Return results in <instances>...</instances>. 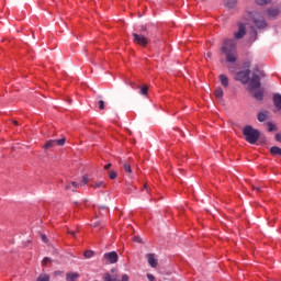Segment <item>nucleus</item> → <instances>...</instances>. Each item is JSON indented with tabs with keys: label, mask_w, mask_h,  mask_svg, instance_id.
I'll use <instances>...</instances> for the list:
<instances>
[{
	"label": "nucleus",
	"mask_w": 281,
	"mask_h": 281,
	"mask_svg": "<svg viewBox=\"0 0 281 281\" xmlns=\"http://www.w3.org/2000/svg\"><path fill=\"white\" fill-rule=\"evenodd\" d=\"M221 52L225 54L227 63H236V42L234 40L224 41Z\"/></svg>",
	"instance_id": "1"
},
{
	"label": "nucleus",
	"mask_w": 281,
	"mask_h": 281,
	"mask_svg": "<svg viewBox=\"0 0 281 281\" xmlns=\"http://www.w3.org/2000/svg\"><path fill=\"white\" fill-rule=\"evenodd\" d=\"M266 74L262 70H254L251 78L248 80L249 85H248V91L250 93H254V91H256V89H260V87H262V83L260 82V80H262V78H266Z\"/></svg>",
	"instance_id": "2"
},
{
	"label": "nucleus",
	"mask_w": 281,
	"mask_h": 281,
	"mask_svg": "<svg viewBox=\"0 0 281 281\" xmlns=\"http://www.w3.org/2000/svg\"><path fill=\"white\" fill-rule=\"evenodd\" d=\"M243 135L248 144H256L260 139V131L254 128L251 125L243 127Z\"/></svg>",
	"instance_id": "3"
},
{
	"label": "nucleus",
	"mask_w": 281,
	"mask_h": 281,
	"mask_svg": "<svg viewBox=\"0 0 281 281\" xmlns=\"http://www.w3.org/2000/svg\"><path fill=\"white\" fill-rule=\"evenodd\" d=\"M248 16L251 19L258 30H265V27H267V21H265V16H262L260 12L250 11L248 12Z\"/></svg>",
	"instance_id": "4"
},
{
	"label": "nucleus",
	"mask_w": 281,
	"mask_h": 281,
	"mask_svg": "<svg viewBox=\"0 0 281 281\" xmlns=\"http://www.w3.org/2000/svg\"><path fill=\"white\" fill-rule=\"evenodd\" d=\"M247 34V27L245 26V23L239 22L238 23V30L234 33L235 41H240L241 38H245V35Z\"/></svg>",
	"instance_id": "5"
},
{
	"label": "nucleus",
	"mask_w": 281,
	"mask_h": 281,
	"mask_svg": "<svg viewBox=\"0 0 281 281\" xmlns=\"http://www.w3.org/2000/svg\"><path fill=\"white\" fill-rule=\"evenodd\" d=\"M251 74L250 70H241L236 74L235 80H238L243 85H247L249 82V75Z\"/></svg>",
	"instance_id": "6"
},
{
	"label": "nucleus",
	"mask_w": 281,
	"mask_h": 281,
	"mask_svg": "<svg viewBox=\"0 0 281 281\" xmlns=\"http://www.w3.org/2000/svg\"><path fill=\"white\" fill-rule=\"evenodd\" d=\"M134 43L140 47H146L148 45V38L142 34L133 33Z\"/></svg>",
	"instance_id": "7"
},
{
	"label": "nucleus",
	"mask_w": 281,
	"mask_h": 281,
	"mask_svg": "<svg viewBox=\"0 0 281 281\" xmlns=\"http://www.w3.org/2000/svg\"><path fill=\"white\" fill-rule=\"evenodd\" d=\"M103 258L104 260H106L109 265H115L117 262L119 257H117V252L111 251V252H105L103 255Z\"/></svg>",
	"instance_id": "8"
},
{
	"label": "nucleus",
	"mask_w": 281,
	"mask_h": 281,
	"mask_svg": "<svg viewBox=\"0 0 281 281\" xmlns=\"http://www.w3.org/2000/svg\"><path fill=\"white\" fill-rule=\"evenodd\" d=\"M104 281H128V274H122L121 280H117L115 277H111L110 273L104 276Z\"/></svg>",
	"instance_id": "9"
},
{
	"label": "nucleus",
	"mask_w": 281,
	"mask_h": 281,
	"mask_svg": "<svg viewBox=\"0 0 281 281\" xmlns=\"http://www.w3.org/2000/svg\"><path fill=\"white\" fill-rule=\"evenodd\" d=\"M267 14H268L269 19H276V16H278L280 14V9L269 8L267 10Z\"/></svg>",
	"instance_id": "10"
},
{
	"label": "nucleus",
	"mask_w": 281,
	"mask_h": 281,
	"mask_svg": "<svg viewBox=\"0 0 281 281\" xmlns=\"http://www.w3.org/2000/svg\"><path fill=\"white\" fill-rule=\"evenodd\" d=\"M224 5L228 10H234L238 5V0H224Z\"/></svg>",
	"instance_id": "11"
},
{
	"label": "nucleus",
	"mask_w": 281,
	"mask_h": 281,
	"mask_svg": "<svg viewBox=\"0 0 281 281\" xmlns=\"http://www.w3.org/2000/svg\"><path fill=\"white\" fill-rule=\"evenodd\" d=\"M147 260H148V265H150L153 267V269H155L157 267L158 261L155 258V254H148L147 255Z\"/></svg>",
	"instance_id": "12"
},
{
	"label": "nucleus",
	"mask_w": 281,
	"mask_h": 281,
	"mask_svg": "<svg viewBox=\"0 0 281 281\" xmlns=\"http://www.w3.org/2000/svg\"><path fill=\"white\" fill-rule=\"evenodd\" d=\"M273 104L278 109V111H281V94L280 93H276L273 95Z\"/></svg>",
	"instance_id": "13"
},
{
	"label": "nucleus",
	"mask_w": 281,
	"mask_h": 281,
	"mask_svg": "<svg viewBox=\"0 0 281 281\" xmlns=\"http://www.w3.org/2000/svg\"><path fill=\"white\" fill-rule=\"evenodd\" d=\"M90 188H93L94 190H100L106 188V183L104 181H95L90 184Z\"/></svg>",
	"instance_id": "14"
},
{
	"label": "nucleus",
	"mask_w": 281,
	"mask_h": 281,
	"mask_svg": "<svg viewBox=\"0 0 281 281\" xmlns=\"http://www.w3.org/2000/svg\"><path fill=\"white\" fill-rule=\"evenodd\" d=\"M252 93V98H255V100H258V101H262V99L265 98V91L262 90H255L251 92Z\"/></svg>",
	"instance_id": "15"
},
{
	"label": "nucleus",
	"mask_w": 281,
	"mask_h": 281,
	"mask_svg": "<svg viewBox=\"0 0 281 281\" xmlns=\"http://www.w3.org/2000/svg\"><path fill=\"white\" fill-rule=\"evenodd\" d=\"M218 79H220L222 87H225V88L229 87V78H227V76L220 75Z\"/></svg>",
	"instance_id": "16"
},
{
	"label": "nucleus",
	"mask_w": 281,
	"mask_h": 281,
	"mask_svg": "<svg viewBox=\"0 0 281 281\" xmlns=\"http://www.w3.org/2000/svg\"><path fill=\"white\" fill-rule=\"evenodd\" d=\"M80 278V274L78 272H68L66 274V280L76 281V279Z\"/></svg>",
	"instance_id": "17"
},
{
	"label": "nucleus",
	"mask_w": 281,
	"mask_h": 281,
	"mask_svg": "<svg viewBox=\"0 0 281 281\" xmlns=\"http://www.w3.org/2000/svg\"><path fill=\"white\" fill-rule=\"evenodd\" d=\"M267 117H269V112L265 111V112H260L257 115V120L258 122H265L267 120Z\"/></svg>",
	"instance_id": "18"
},
{
	"label": "nucleus",
	"mask_w": 281,
	"mask_h": 281,
	"mask_svg": "<svg viewBox=\"0 0 281 281\" xmlns=\"http://www.w3.org/2000/svg\"><path fill=\"white\" fill-rule=\"evenodd\" d=\"M56 146V140L55 139H50L47 140L46 144L43 146V148L45 150H49L50 148H54Z\"/></svg>",
	"instance_id": "19"
},
{
	"label": "nucleus",
	"mask_w": 281,
	"mask_h": 281,
	"mask_svg": "<svg viewBox=\"0 0 281 281\" xmlns=\"http://www.w3.org/2000/svg\"><path fill=\"white\" fill-rule=\"evenodd\" d=\"M139 93L140 95H148V86L144 85V86H139Z\"/></svg>",
	"instance_id": "20"
},
{
	"label": "nucleus",
	"mask_w": 281,
	"mask_h": 281,
	"mask_svg": "<svg viewBox=\"0 0 281 281\" xmlns=\"http://www.w3.org/2000/svg\"><path fill=\"white\" fill-rule=\"evenodd\" d=\"M270 153H271V155H279V157H281V148L278 146L271 147Z\"/></svg>",
	"instance_id": "21"
},
{
	"label": "nucleus",
	"mask_w": 281,
	"mask_h": 281,
	"mask_svg": "<svg viewBox=\"0 0 281 281\" xmlns=\"http://www.w3.org/2000/svg\"><path fill=\"white\" fill-rule=\"evenodd\" d=\"M223 94H224L223 88H217L215 90V98H217V100H221V98H223Z\"/></svg>",
	"instance_id": "22"
},
{
	"label": "nucleus",
	"mask_w": 281,
	"mask_h": 281,
	"mask_svg": "<svg viewBox=\"0 0 281 281\" xmlns=\"http://www.w3.org/2000/svg\"><path fill=\"white\" fill-rule=\"evenodd\" d=\"M255 3H257V5H269L271 0H255Z\"/></svg>",
	"instance_id": "23"
},
{
	"label": "nucleus",
	"mask_w": 281,
	"mask_h": 281,
	"mask_svg": "<svg viewBox=\"0 0 281 281\" xmlns=\"http://www.w3.org/2000/svg\"><path fill=\"white\" fill-rule=\"evenodd\" d=\"M50 277L49 274H40L36 281H49Z\"/></svg>",
	"instance_id": "24"
},
{
	"label": "nucleus",
	"mask_w": 281,
	"mask_h": 281,
	"mask_svg": "<svg viewBox=\"0 0 281 281\" xmlns=\"http://www.w3.org/2000/svg\"><path fill=\"white\" fill-rule=\"evenodd\" d=\"M95 252H93V250H86L83 252L85 258H93Z\"/></svg>",
	"instance_id": "25"
},
{
	"label": "nucleus",
	"mask_w": 281,
	"mask_h": 281,
	"mask_svg": "<svg viewBox=\"0 0 281 281\" xmlns=\"http://www.w3.org/2000/svg\"><path fill=\"white\" fill-rule=\"evenodd\" d=\"M268 131L269 133H273V131H276V124L268 122Z\"/></svg>",
	"instance_id": "26"
},
{
	"label": "nucleus",
	"mask_w": 281,
	"mask_h": 281,
	"mask_svg": "<svg viewBox=\"0 0 281 281\" xmlns=\"http://www.w3.org/2000/svg\"><path fill=\"white\" fill-rule=\"evenodd\" d=\"M108 175L110 179H117V172H115L114 170H110Z\"/></svg>",
	"instance_id": "27"
},
{
	"label": "nucleus",
	"mask_w": 281,
	"mask_h": 281,
	"mask_svg": "<svg viewBox=\"0 0 281 281\" xmlns=\"http://www.w3.org/2000/svg\"><path fill=\"white\" fill-rule=\"evenodd\" d=\"M122 164H123V169H124L126 172L131 173V172H132L131 165H128V164H126V162H122Z\"/></svg>",
	"instance_id": "28"
},
{
	"label": "nucleus",
	"mask_w": 281,
	"mask_h": 281,
	"mask_svg": "<svg viewBox=\"0 0 281 281\" xmlns=\"http://www.w3.org/2000/svg\"><path fill=\"white\" fill-rule=\"evenodd\" d=\"M52 262V258L45 257L42 261L43 267H47V263Z\"/></svg>",
	"instance_id": "29"
},
{
	"label": "nucleus",
	"mask_w": 281,
	"mask_h": 281,
	"mask_svg": "<svg viewBox=\"0 0 281 281\" xmlns=\"http://www.w3.org/2000/svg\"><path fill=\"white\" fill-rule=\"evenodd\" d=\"M65 142H66V139H65V138H61V139H55V144H57V146H65Z\"/></svg>",
	"instance_id": "30"
},
{
	"label": "nucleus",
	"mask_w": 281,
	"mask_h": 281,
	"mask_svg": "<svg viewBox=\"0 0 281 281\" xmlns=\"http://www.w3.org/2000/svg\"><path fill=\"white\" fill-rule=\"evenodd\" d=\"M99 109H100V111H104V101L103 100L99 101Z\"/></svg>",
	"instance_id": "31"
},
{
	"label": "nucleus",
	"mask_w": 281,
	"mask_h": 281,
	"mask_svg": "<svg viewBox=\"0 0 281 281\" xmlns=\"http://www.w3.org/2000/svg\"><path fill=\"white\" fill-rule=\"evenodd\" d=\"M82 183H83V186H87V183H89V177L83 176L82 177Z\"/></svg>",
	"instance_id": "32"
},
{
	"label": "nucleus",
	"mask_w": 281,
	"mask_h": 281,
	"mask_svg": "<svg viewBox=\"0 0 281 281\" xmlns=\"http://www.w3.org/2000/svg\"><path fill=\"white\" fill-rule=\"evenodd\" d=\"M147 280L149 281H156L155 280V276L150 274V273H147Z\"/></svg>",
	"instance_id": "33"
},
{
	"label": "nucleus",
	"mask_w": 281,
	"mask_h": 281,
	"mask_svg": "<svg viewBox=\"0 0 281 281\" xmlns=\"http://www.w3.org/2000/svg\"><path fill=\"white\" fill-rule=\"evenodd\" d=\"M276 139H277V142H280V144H281V133L276 134Z\"/></svg>",
	"instance_id": "34"
},
{
	"label": "nucleus",
	"mask_w": 281,
	"mask_h": 281,
	"mask_svg": "<svg viewBox=\"0 0 281 281\" xmlns=\"http://www.w3.org/2000/svg\"><path fill=\"white\" fill-rule=\"evenodd\" d=\"M71 186H72V188H76V189L80 188V184L78 182H76V181H72Z\"/></svg>",
	"instance_id": "35"
},
{
	"label": "nucleus",
	"mask_w": 281,
	"mask_h": 281,
	"mask_svg": "<svg viewBox=\"0 0 281 281\" xmlns=\"http://www.w3.org/2000/svg\"><path fill=\"white\" fill-rule=\"evenodd\" d=\"M134 243H144V241H142V237H134Z\"/></svg>",
	"instance_id": "36"
},
{
	"label": "nucleus",
	"mask_w": 281,
	"mask_h": 281,
	"mask_svg": "<svg viewBox=\"0 0 281 281\" xmlns=\"http://www.w3.org/2000/svg\"><path fill=\"white\" fill-rule=\"evenodd\" d=\"M254 190H256L257 192H262V187H254Z\"/></svg>",
	"instance_id": "37"
},
{
	"label": "nucleus",
	"mask_w": 281,
	"mask_h": 281,
	"mask_svg": "<svg viewBox=\"0 0 281 281\" xmlns=\"http://www.w3.org/2000/svg\"><path fill=\"white\" fill-rule=\"evenodd\" d=\"M41 238H42L43 243H47V236L46 235H42Z\"/></svg>",
	"instance_id": "38"
},
{
	"label": "nucleus",
	"mask_w": 281,
	"mask_h": 281,
	"mask_svg": "<svg viewBox=\"0 0 281 281\" xmlns=\"http://www.w3.org/2000/svg\"><path fill=\"white\" fill-rule=\"evenodd\" d=\"M68 234H70L71 236H76V231H68Z\"/></svg>",
	"instance_id": "39"
},
{
	"label": "nucleus",
	"mask_w": 281,
	"mask_h": 281,
	"mask_svg": "<svg viewBox=\"0 0 281 281\" xmlns=\"http://www.w3.org/2000/svg\"><path fill=\"white\" fill-rule=\"evenodd\" d=\"M109 168H111V164L104 166V170H109Z\"/></svg>",
	"instance_id": "40"
},
{
	"label": "nucleus",
	"mask_w": 281,
	"mask_h": 281,
	"mask_svg": "<svg viewBox=\"0 0 281 281\" xmlns=\"http://www.w3.org/2000/svg\"><path fill=\"white\" fill-rule=\"evenodd\" d=\"M60 273H63L61 271H55L54 276H60Z\"/></svg>",
	"instance_id": "41"
},
{
	"label": "nucleus",
	"mask_w": 281,
	"mask_h": 281,
	"mask_svg": "<svg viewBox=\"0 0 281 281\" xmlns=\"http://www.w3.org/2000/svg\"><path fill=\"white\" fill-rule=\"evenodd\" d=\"M65 188H66V190H71V184H68Z\"/></svg>",
	"instance_id": "42"
},
{
	"label": "nucleus",
	"mask_w": 281,
	"mask_h": 281,
	"mask_svg": "<svg viewBox=\"0 0 281 281\" xmlns=\"http://www.w3.org/2000/svg\"><path fill=\"white\" fill-rule=\"evenodd\" d=\"M13 124H15V126H19V122L16 121H13Z\"/></svg>",
	"instance_id": "43"
},
{
	"label": "nucleus",
	"mask_w": 281,
	"mask_h": 281,
	"mask_svg": "<svg viewBox=\"0 0 281 281\" xmlns=\"http://www.w3.org/2000/svg\"><path fill=\"white\" fill-rule=\"evenodd\" d=\"M131 87H132L133 89H135V83H131Z\"/></svg>",
	"instance_id": "44"
},
{
	"label": "nucleus",
	"mask_w": 281,
	"mask_h": 281,
	"mask_svg": "<svg viewBox=\"0 0 281 281\" xmlns=\"http://www.w3.org/2000/svg\"><path fill=\"white\" fill-rule=\"evenodd\" d=\"M211 56H212V54H211V53H209V54H207V58H210Z\"/></svg>",
	"instance_id": "45"
},
{
	"label": "nucleus",
	"mask_w": 281,
	"mask_h": 281,
	"mask_svg": "<svg viewBox=\"0 0 281 281\" xmlns=\"http://www.w3.org/2000/svg\"><path fill=\"white\" fill-rule=\"evenodd\" d=\"M146 31V27L143 26V32Z\"/></svg>",
	"instance_id": "46"
},
{
	"label": "nucleus",
	"mask_w": 281,
	"mask_h": 281,
	"mask_svg": "<svg viewBox=\"0 0 281 281\" xmlns=\"http://www.w3.org/2000/svg\"><path fill=\"white\" fill-rule=\"evenodd\" d=\"M246 67H249V64H247Z\"/></svg>",
	"instance_id": "47"
}]
</instances>
